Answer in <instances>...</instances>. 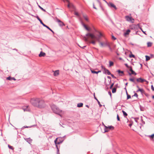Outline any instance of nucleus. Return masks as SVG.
Listing matches in <instances>:
<instances>
[{
	"label": "nucleus",
	"mask_w": 154,
	"mask_h": 154,
	"mask_svg": "<svg viewBox=\"0 0 154 154\" xmlns=\"http://www.w3.org/2000/svg\"><path fill=\"white\" fill-rule=\"evenodd\" d=\"M99 35L97 36L94 34L88 33L86 34V37L84 38V40L87 42H89L93 45H95L97 41L99 43L100 46L101 47L109 46V42L106 41L100 42V38L103 36V34L100 32H98Z\"/></svg>",
	"instance_id": "f257e3e1"
},
{
	"label": "nucleus",
	"mask_w": 154,
	"mask_h": 154,
	"mask_svg": "<svg viewBox=\"0 0 154 154\" xmlns=\"http://www.w3.org/2000/svg\"><path fill=\"white\" fill-rule=\"evenodd\" d=\"M32 104L39 108H43L45 106V101L39 98H33L31 100Z\"/></svg>",
	"instance_id": "f03ea898"
},
{
	"label": "nucleus",
	"mask_w": 154,
	"mask_h": 154,
	"mask_svg": "<svg viewBox=\"0 0 154 154\" xmlns=\"http://www.w3.org/2000/svg\"><path fill=\"white\" fill-rule=\"evenodd\" d=\"M51 108L54 112L61 116L60 114L63 112V111L60 109L58 107L54 104L51 105Z\"/></svg>",
	"instance_id": "7ed1b4c3"
},
{
	"label": "nucleus",
	"mask_w": 154,
	"mask_h": 154,
	"mask_svg": "<svg viewBox=\"0 0 154 154\" xmlns=\"http://www.w3.org/2000/svg\"><path fill=\"white\" fill-rule=\"evenodd\" d=\"M93 6L94 8L97 9L96 7L100 6L101 7V3L98 0H97L93 4Z\"/></svg>",
	"instance_id": "20e7f679"
},
{
	"label": "nucleus",
	"mask_w": 154,
	"mask_h": 154,
	"mask_svg": "<svg viewBox=\"0 0 154 154\" xmlns=\"http://www.w3.org/2000/svg\"><path fill=\"white\" fill-rule=\"evenodd\" d=\"M125 18L126 21L128 22L131 23H133L134 22V19L131 16H125Z\"/></svg>",
	"instance_id": "39448f33"
},
{
	"label": "nucleus",
	"mask_w": 154,
	"mask_h": 154,
	"mask_svg": "<svg viewBox=\"0 0 154 154\" xmlns=\"http://www.w3.org/2000/svg\"><path fill=\"white\" fill-rule=\"evenodd\" d=\"M55 19L56 20V21L58 23L60 26H62L65 25L63 22L61 21L59 19H58L57 17H55Z\"/></svg>",
	"instance_id": "423d86ee"
},
{
	"label": "nucleus",
	"mask_w": 154,
	"mask_h": 154,
	"mask_svg": "<svg viewBox=\"0 0 154 154\" xmlns=\"http://www.w3.org/2000/svg\"><path fill=\"white\" fill-rule=\"evenodd\" d=\"M105 129L106 130L105 131V132H107L108 131V129H112L113 130L114 128L113 126H109L108 127H107L106 126H105Z\"/></svg>",
	"instance_id": "0eeeda50"
},
{
	"label": "nucleus",
	"mask_w": 154,
	"mask_h": 154,
	"mask_svg": "<svg viewBox=\"0 0 154 154\" xmlns=\"http://www.w3.org/2000/svg\"><path fill=\"white\" fill-rule=\"evenodd\" d=\"M136 80L137 82L140 83H143L145 81V79L141 78L137 79Z\"/></svg>",
	"instance_id": "6e6552de"
},
{
	"label": "nucleus",
	"mask_w": 154,
	"mask_h": 154,
	"mask_svg": "<svg viewBox=\"0 0 154 154\" xmlns=\"http://www.w3.org/2000/svg\"><path fill=\"white\" fill-rule=\"evenodd\" d=\"M108 4L109 6L111 7H112L116 10L117 9V8L116 6L113 3H109V4L108 3Z\"/></svg>",
	"instance_id": "1a4fd4ad"
},
{
	"label": "nucleus",
	"mask_w": 154,
	"mask_h": 154,
	"mask_svg": "<svg viewBox=\"0 0 154 154\" xmlns=\"http://www.w3.org/2000/svg\"><path fill=\"white\" fill-rule=\"evenodd\" d=\"M130 31H131L130 29L127 30L126 32L124 33V36L125 37H127L128 35L129 34Z\"/></svg>",
	"instance_id": "9d476101"
},
{
	"label": "nucleus",
	"mask_w": 154,
	"mask_h": 154,
	"mask_svg": "<svg viewBox=\"0 0 154 154\" xmlns=\"http://www.w3.org/2000/svg\"><path fill=\"white\" fill-rule=\"evenodd\" d=\"M130 71L131 72V73H129V74L130 75H131V74L134 75H137L136 73L132 69V68L131 67H130Z\"/></svg>",
	"instance_id": "9b49d317"
},
{
	"label": "nucleus",
	"mask_w": 154,
	"mask_h": 154,
	"mask_svg": "<svg viewBox=\"0 0 154 154\" xmlns=\"http://www.w3.org/2000/svg\"><path fill=\"white\" fill-rule=\"evenodd\" d=\"M104 73L105 74H107L108 75H111V73L109 72V70H108L106 69V68H104Z\"/></svg>",
	"instance_id": "f8f14e48"
},
{
	"label": "nucleus",
	"mask_w": 154,
	"mask_h": 154,
	"mask_svg": "<svg viewBox=\"0 0 154 154\" xmlns=\"http://www.w3.org/2000/svg\"><path fill=\"white\" fill-rule=\"evenodd\" d=\"M117 72H118L120 76H122L124 75V72L121 71L120 70H118Z\"/></svg>",
	"instance_id": "ddd939ff"
},
{
	"label": "nucleus",
	"mask_w": 154,
	"mask_h": 154,
	"mask_svg": "<svg viewBox=\"0 0 154 154\" xmlns=\"http://www.w3.org/2000/svg\"><path fill=\"white\" fill-rule=\"evenodd\" d=\"M45 55H46V54L45 53L42 51L40 52V54H39V57H44L45 56Z\"/></svg>",
	"instance_id": "4468645a"
},
{
	"label": "nucleus",
	"mask_w": 154,
	"mask_h": 154,
	"mask_svg": "<svg viewBox=\"0 0 154 154\" xmlns=\"http://www.w3.org/2000/svg\"><path fill=\"white\" fill-rule=\"evenodd\" d=\"M6 79L9 80H16V79L14 77H11L10 76H9L6 78Z\"/></svg>",
	"instance_id": "2eb2a0df"
},
{
	"label": "nucleus",
	"mask_w": 154,
	"mask_h": 154,
	"mask_svg": "<svg viewBox=\"0 0 154 154\" xmlns=\"http://www.w3.org/2000/svg\"><path fill=\"white\" fill-rule=\"evenodd\" d=\"M41 24H42L44 26H45V27H46L49 30H50L52 32H54L52 30V29H51L48 26H46V25H45V24L43 23V22H42V23Z\"/></svg>",
	"instance_id": "dca6fc26"
},
{
	"label": "nucleus",
	"mask_w": 154,
	"mask_h": 154,
	"mask_svg": "<svg viewBox=\"0 0 154 154\" xmlns=\"http://www.w3.org/2000/svg\"><path fill=\"white\" fill-rule=\"evenodd\" d=\"M91 72L92 73H94V74H95V73L98 74V73L101 72L100 71H99L97 72H96V71H95L92 69H91Z\"/></svg>",
	"instance_id": "f3484780"
},
{
	"label": "nucleus",
	"mask_w": 154,
	"mask_h": 154,
	"mask_svg": "<svg viewBox=\"0 0 154 154\" xmlns=\"http://www.w3.org/2000/svg\"><path fill=\"white\" fill-rule=\"evenodd\" d=\"M83 17L84 19L87 21H88V18L87 16L85 14H83Z\"/></svg>",
	"instance_id": "a211bd4d"
},
{
	"label": "nucleus",
	"mask_w": 154,
	"mask_h": 154,
	"mask_svg": "<svg viewBox=\"0 0 154 154\" xmlns=\"http://www.w3.org/2000/svg\"><path fill=\"white\" fill-rule=\"evenodd\" d=\"M54 75L55 76H57L59 74V71L58 70H56L54 72Z\"/></svg>",
	"instance_id": "6ab92c4d"
},
{
	"label": "nucleus",
	"mask_w": 154,
	"mask_h": 154,
	"mask_svg": "<svg viewBox=\"0 0 154 154\" xmlns=\"http://www.w3.org/2000/svg\"><path fill=\"white\" fill-rule=\"evenodd\" d=\"M24 111V112H26V111H28V110H29V109H28V107H26V106H23V108Z\"/></svg>",
	"instance_id": "aec40b11"
},
{
	"label": "nucleus",
	"mask_w": 154,
	"mask_h": 154,
	"mask_svg": "<svg viewBox=\"0 0 154 154\" xmlns=\"http://www.w3.org/2000/svg\"><path fill=\"white\" fill-rule=\"evenodd\" d=\"M137 87L138 88V90L137 91V92L140 91V92L143 93L144 91L143 89L140 88L138 86H137Z\"/></svg>",
	"instance_id": "412c9836"
},
{
	"label": "nucleus",
	"mask_w": 154,
	"mask_h": 154,
	"mask_svg": "<svg viewBox=\"0 0 154 154\" xmlns=\"http://www.w3.org/2000/svg\"><path fill=\"white\" fill-rule=\"evenodd\" d=\"M83 26H84V27L85 28V29L87 30H88V31H90V28H88V27L86 26V25L83 24Z\"/></svg>",
	"instance_id": "4be33fe9"
},
{
	"label": "nucleus",
	"mask_w": 154,
	"mask_h": 154,
	"mask_svg": "<svg viewBox=\"0 0 154 154\" xmlns=\"http://www.w3.org/2000/svg\"><path fill=\"white\" fill-rule=\"evenodd\" d=\"M37 5H38V7H39V8L41 9L42 11H44V12H46V10H45V9H43L42 7H41L40 5H38V3H37Z\"/></svg>",
	"instance_id": "5701e85b"
},
{
	"label": "nucleus",
	"mask_w": 154,
	"mask_h": 154,
	"mask_svg": "<svg viewBox=\"0 0 154 154\" xmlns=\"http://www.w3.org/2000/svg\"><path fill=\"white\" fill-rule=\"evenodd\" d=\"M57 138L56 139L54 140V143L56 144V146L57 148V145L58 144H59L60 143V142H57Z\"/></svg>",
	"instance_id": "b1692460"
},
{
	"label": "nucleus",
	"mask_w": 154,
	"mask_h": 154,
	"mask_svg": "<svg viewBox=\"0 0 154 154\" xmlns=\"http://www.w3.org/2000/svg\"><path fill=\"white\" fill-rule=\"evenodd\" d=\"M129 80L132 82H133L134 83H135V78H131L129 79Z\"/></svg>",
	"instance_id": "393cba45"
},
{
	"label": "nucleus",
	"mask_w": 154,
	"mask_h": 154,
	"mask_svg": "<svg viewBox=\"0 0 154 154\" xmlns=\"http://www.w3.org/2000/svg\"><path fill=\"white\" fill-rule=\"evenodd\" d=\"M83 104L82 103H79L77 105V106L78 107H81L83 106Z\"/></svg>",
	"instance_id": "a878e982"
},
{
	"label": "nucleus",
	"mask_w": 154,
	"mask_h": 154,
	"mask_svg": "<svg viewBox=\"0 0 154 154\" xmlns=\"http://www.w3.org/2000/svg\"><path fill=\"white\" fill-rule=\"evenodd\" d=\"M66 0V1L67 2H68V7H70L71 5H72V4H70V3H69V0Z\"/></svg>",
	"instance_id": "bb28decb"
},
{
	"label": "nucleus",
	"mask_w": 154,
	"mask_h": 154,
	"mask_svg": "<svg viewBox=\"0 0 154 154\" xmlns=\"http://www.w3.org/2000/svg\"><path fill=\"white\" fill-rule=\"evenodd\" d=\"M152 42H148L147 43V46L148 47H151L152 46Z\"/></svg>",
	"instance_id": "cd10ccee"
},
{
	"label": "nucleus",
	"mask_w": 154,
	"mask_h": 154,
	"mask_svg": "<svg viewBox=\"0 0 154 154\" xmlns=\"http://www.w3.org/2000/svg\"><path fill=\"white\" fill-rule=\"evenodd\" d=\"M116 88H113L112 89V93H115L116 91Z\"/></svg>",
	"instance_id": "c85d7f7f"
},
{
	"label": "nucleus",
	"mask_w": 154,
	"mask_h": 154,
	"mask_svg": "<svg viewBox=\"0 0 154 154\" xmlns=\"http://www.w3.org/2000/svg\"><path fill=\"white\" fill-rule=\"evenodd\" d=\"M145 57L146 58V61H147L150 59V57L149 56L146 55L145 56Z\"/></svg>",
	"instance_id": "c756f323"
},
{
	"label": "nucleus",
	"mask_w": 154,
	"mask_h": 154,
	"mask_svg": "<svg viewBox=\"0 0 154 154\" xmlns=\"http://www.w3.org/2000/svg\"><path fill=\"white\" fill-rule=\"evenodd\" d=\"M36 17L38 19V20L40 21L41 23H42V21L41 20V19L39 18V17L38 16H37Z\"/></svg>",
	"instance_id": "7c9ffc66"
},
{
	"label": "nucleus",
	"mask_w": 154,
	"mask_h": 154,
	"mask_svg": "<svg viewBox=\"0 0 154 154\" xmlns=\"http://www.w3.org/2000/svg\"><path fill=\"white\" fill-rule=\"evenodd\" d=\"M74 14H75V15H76V16H77L78 17L79 16V15L77 12L75 11H74Z\"/></svg>",
	"instance_id": "2f4dec72"
},
{
	"label": "nucleus",
	"mask_w": 154,
	"mask_h": 154,
	"mask_svg": "<svg viewBox=\"0 0 154 154\" xmlns=\"http://www.w3.org/2000/svg\"><path fill=\"white\" fill-rule=\"evenodd\" d=\"M109 66H112L113 65V63L111 61H110L109 62Z\"/></svg>",
	"instance_id": "473e14b6"
},
{
	"label": "nucleus",
	"mask_w": 154,
	"mask_h": 154,
	"mask_svg": "<svg viewBox=\"0 0 154 154\" xmlns=\"http://www.w3.org/2000/svg\"><path fill=\"white\" fill-rule=\"evenodd\" d=\"M122 112L123 113L124 115L125 116H127V113L125 111H124V110H122Z\"/></svg>",
	"instance_id": "72a5a7b5"
},
{
	"label": "nucleus",
	"mask_w": 154,
	"mask_h": 154,
	"mask_svg": "<svg viewBox=\"0 0 154 154\" xmlns=\"http://www.w3.org/2000/svg\"><path fill=\"white\" fill-rule=\"evenodd\" d=\"M8 147L11 149H14V148L13 146H10L9 145H8Z\"/></svg>",
	"instance_id": "f704fd0d"
},
{
	"label": "nucleus",
	"mask_w": 154,
	"mask_h": 154,
	"mask_svg": "<svg viewBox=\"0 0 154 154\" xmlns=\"http://www.w3.org/2000/svg\"><path fill=\"white\" fill-rule=\"evenodd\" d=\"M129 57L130 58H131V57H134L135 56H134V55L133 54H131L130 55H129Z\"/></svg>",
	"instance_id": "c9c22d12"
},
{
	"label": "nucleus",
	"mask_w": 154,
	"mask_h": 154,
	"mask_svg": "<svg viewBox=\"0 0 154 154\" xmlns=\"http://www.w3.org/2000/svg\"><path fill=\"white\" fill-rule=\"evenodd\" d=\"M131 97V96L130 95H127V99H128L130 98Z\"/></svg>",
	"instance_id": "e433bc0d"
},
{
	"label": "nucleus",
	"mask_w": 154,
	"mask_h": 154,
	"mask_svg": "<svg viewBox=\"0 0 154 154\" xmlns=\"http://www.w3.org/2000/svg\"><path fill=\"white\" fill-rule=\"evenodd\" d=\"M134 96H135V97H138V95H137V94L135 93L134 95L132 97H133Z\"/></svg>",
	"instance_id": "4c0bfd02"
},
{
	"label": "nucleus",
	"mask_w": 154,
	"mask_h": 154,
	"mask_svg": "<svg viewBox=\"0 0 154 154\" xmlns=\"http://www.w3.org/2000/svg\"><path fill=\"white\" fill-rule=\"evenodd\" d=\"M117 119L118 121H120V118L119 117V115L118 114L117 115Z\"/></svg>",
	"instance_id": "58836bf2"
},
{
	"label": "nucleus",
	"mask_w": 154,
	"mask_h": 154,
	"mask_svg": "<svg viewBox=\"0 0 154 154\" xmlns=\"http://www.w3.org/2000/svg\"><path fill=\"white\" fill-rule=\"evenodd\" d=\"M97 102H98V104H99V105H100V107L101 106H102V105H101L100 103V102L98 100V101H97Z\"/></svg>",
	"instance_id": "ea45409f"
},
{
	"label": "nucleus",
	"mask_w": 154,
	"mask_h": 154,
	"mask_svg": "<svg viewBox=\"0 0 154 154\" xmlns=\"http://www.w3.org/2000/svg\"><path fill=\"white\" fill-rule=\"evenodd\" d=\"M151 89L153 91H154V88L152 85L151 86Z\"/></svg>",
	"instance_id": "a19ab883"
},
{
	"label": "nucleus",
	"mask_w": 154,
	"mask_h": 154,
	"mask_svg": "<svg viewBox=\"0 0 154 154\" xmlns=\"http://www.w3.org/2000/svg\"><path fill=\"white\" fill-rule=\"evenodd\" d=\"M150 137H151L152 138H153L154 137V134H153L151 135Z\"/></svg>",
	"instance_id": "79ce46f5"
},
{
	"label": "nucleus",
	"mask_w": 154,
	"mask_h": 154,
	"mask_svg": "<svg viewBox=\"0 0 154 154\" xmlns=\"http://www.w3.org/2000/svg\"><path fill=\"white\" fill-rule=\"evenodd\" d=\"M114 85V83H112V84L110 86V89L112 88L113 87V86Z\"/></svg>",
	"instance_id": "37998d69"
},
{
	"label": "nucleus",
	"mask_w": 154,
	"mask_h": 154,
	"mask_svg": "<svg viewBox=\"0 0 154 154\" xmlns=\"http://www.w3.org/2000/svg\"><path fill=\"white\" fill-rule=\"evenodd\" d=\"M94 98L97 100V101H98V100L96 98V97H95V93L94 94Z\"/></svg>",
	"instance_id": "c03bdc74"
},
{
	"label": "nucleus",
	"mask_w": 154,
	"mask_h": 154,
	"mask_svg": "<svg viewBox=\"0 0 154 154\" xmlns=\"http://www.w3.org/2000/svg\"><path fill=\"white\" fill-rule=\"evenodd\" d=\"M145 82H146V84H148V83H149L148 82V81H146V80H145Z\"/></svg>",
	"instance_id": "a18cd8bd"
},
{
	"label": "nucleus",
	"mask_w": 154,
	"mask_h": 154,
	"mask_svg": "<svg viewBox=\"0 0 154 154\" xmlns=\"http://www.w3.org/2000/svg\"><path fill=\"white\" fill-rule=\"evenodd\" d=\"M101 67H102V68L104 70V68H105V67H104V66H102Z\"/></svg>",
	"instance_id": "49530a36"
},
{
	"label": "nucleus",
	"mask_w": 154,
	"mask_h": 154,
	"mask_svg": "<svg viewBox=\"0 0 154 154\" xmlns=\"http://www.w3.org/2000/svg\"><path fill=\"white\" fill-rule=\"evenodd\" d=\"M111 76L113 78H114V75L112 74H111Z\"/></svg>",
	"instance_id": "de8ad7c7"
},
{
	"label": "nucleus",
	"mask_w": 154,
	"mask_h": 154,
	"mask_svg": "<svg viewBox=\"0 0 154 154\" xmlns=\"http://www.w3.org/2000/svg\"><path fill=\"white\" fill-rule=\"evenodd\" d=\"M142 31L146 35V33H145V32H144L143 31L142 29H141Z\"/></svg>",
	"instance_id": "09e8293b"
},
{
	"label": "nucleus",
	"mask_w": 154,
	"mask_h": 154,
	"mask_svg": "<svg viewBox=\"0 0 154 154\" xmlns=\"http://www.w3.org/2000/svg\"><path fill=\"white\" fill-rule=\"evenodd\" d=\"M109 94L110 96L111 95V93L110 92H109Z\"/></svg>",
	"instance_id": "8fccbe9b"
},
{
	"label": "nucleus",
	"mask_w": 154,
	"mask_h": 154,
	"mask_svg": "<svg viewBox=\"0 0 154 154\" xmlns=\"http://www.w3.org/2000/svg\"><path fill=\"white\" fill-rule=\"evenodd\" d=\"M131 125H132V124H129V126H130V127H131Z\"/></svg>",
	"instance_id": "3c124183"
},
{
	"label": "nucleus",
	"mask_w": 154,
	"mask_h": 154,
	"mask_svg": "<svg viewBox=\"0 0 154 154\" xmlns=\"http://www.w3.org/2000/svg\"><path fill=\"white\" fill-rule=\"evenodd\" d=\"M125 65L127 67H128V65L127 64H126Z\"/></svg>",
	"instance_id": "603ef678"
},
{
	"label": "nucleus",
	"mask_w": 154,
	"mask_h": 154,
	"mask_svg": "<svg viewBox=\"0 0 154 154\" xmlns=\"http://www.w3.org/2000/svg\"><path fill=\"white\" fill-rule=\"evenodd\" d=\"M112 38H114V39H116V38L114 37V36H112Z\"/></svg>",
	"instance_id": "864d4df0"
},
{
	"label": "nucleus",
	"mask_w": 154,
	"mask_h": 154,
	"mask_svg": "<svg viewBox=\"0 0 154 154\" xmlns=\"http://www.w3.org/2000/svg\"><path fill=\"white\" fill-rule=\"evenodd\" d=\"M152 99H154V96H152Z\"/></svg>",
	"instance_id": "5fc2aeb1"
},
{
	"label": "nucleus",
	"mask_w": 154,
	"mask_h": 154,
	"mask_svg": "<svg viewBox=\"0 0 154 154\" xmlns=\"http://www.w3.org/2000/svg\"><path fill=\"white\" fill-rule=\"evenodd\" d=\"M103 0V1H104L105 2H106V3H107V2H106V1H105V0Z\"/></svg>",
	"instance_id": "6e6d98bb"
},
{
	"label": "nucleus",
	"mask_w": 154,
	"mask_h": 154,
	"mask_svg": "<svg viewBox=\"0 0 154 154\" xmlns=\"http://www.w3.org/2000/svg\"><path fill=\"white\" fill-rule=\"evenodd\" d=\"M86 106H87V107H88V108H89V106H88V105H86Z\"/></svg>",
	"instance_id": "4d7b16f0"
},
{
	"label": "nucleus",
	"mask_w": 154,
	"mask_h": 154,
	"mask_svg": "<svg viewBox=\"0 0 154 154\" xmlns=\"http://www.w3.org/2000/svg\"><path fill=\"white\" fill-rule=\"evenodd\" d=\"M86 47V46H84L82 48H85Z\"/></svg>",
	"instance_id": "13d9d810"
},
{
	"label": "nucleus",
	"mask_w": 154,
	"mask_h": 154,
	"mask_svg": "<svg viewBox=\"0 0 154 154\" xmlns=\"http://www.w3.org/2000/svg\"><path fill=\"white\" fill-rule=\"evenodd\" d=\"M127 84H128V83H126V85H127Z\"/></svg>",
	"instance_id": "bf43d9fd"
},
{
	"label": "nucleus",
	"mask_w": 154,
	"mask_h": 154,
	"mask_svg": "<svg viewBox=\"0 0 154 154\" xmlns=\"http://www.w3.org/2000/svg\"><path fill=\"white\" fill-rule=\"evenodd\" d=\"M26 127V128H28V127Z\"/></svg>",
	"instance_id": "052dcab7"
},
{
	"label": "nucleus",
	"mask_w": 154,
	"mask_h": 154,
	"mask_svg": "<svg viewBox=\"0 0 154 154\" xmlns=\"http://www.w3.org/2000/svg\"><path fill=\"white\" fill-rule=\"evenodd\" d=\"M60 125L61 126H62V127H63L62 125Z\"/></svg>",
	"instance_id": "680f3d73"
}]
</instances>
